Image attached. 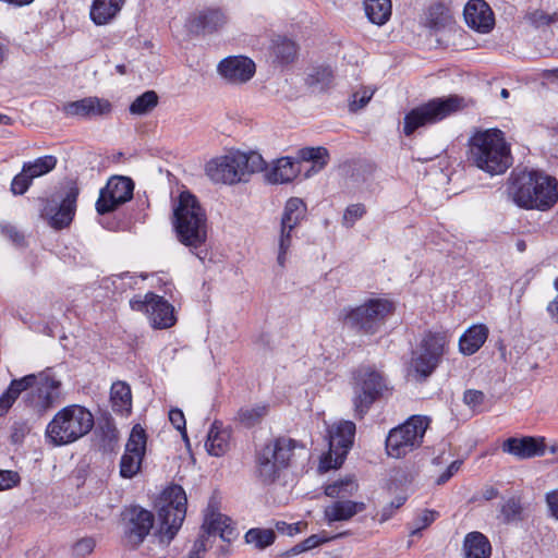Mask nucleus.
<instances>
[{"mask_svg": "<svg viewBox=\"0 0 558 558\" xmlns=\"http://www.w3.org/2000/svg\"><path fill=\"white\" fill-rule=\"evenodd\" d=\"M470 161L490 175L505 173L512 165L510 145L498 129L476 131L469 141Z\"/></svg>", "mask_w": 558, "mask_h": 558, "instance_id": "3", "label": "nucleus"}, {"mask_svg": "<svg viewBox=\"0 0 558 558\" xmlns=\"http://www.w3.org/2000/svg\"><path fill=\"white\" fill-rule=\"evenodd\" d=\"M296 441L278 437L265 444L255 453V473L263 484H272L288 469L294 456Z\"/></svg>", "mask_w": 558, "mask_h": 558, "instance_id": "6", "label": "nucleus"}, {"mask_svg": "<svg viewBox=\"0 0 558 558\" xmlns=\"http://www.w3.org/2000/svg\"><path fill=\"white\" fill-rule=\"evenodd\" d=\"M134 183L130 178L116 175L108 180L106 186L100 190L96 202V210L105 215L116 210L122 204L133 197Z\"/></svg>", "mask_w": 558, "mask_h": 558, "instance_id": "16", "label": "nucleus"}, {"mask_svg": "<svg viewBox=\"0 0 558 558\" xmlns=\"http://www.w3.org/2000/svg\"><path fill=\"white\" fill-rule=\"evenodd\" d=\"M32 182L33 179L28 172H25L24 168L22 167L21 172L17 173L11 182V192L14 195H23L29 189Z\"/></svg>", "mask_w": 558, "mask_h": 558, "instance_id": "50", "label": "nucleus"}, {"mask_svg": "<svg viewBox=\"0 0 558 558\" xmlns=\"http://www.w3.org/2000/svg\"><path fill=\"white\" fill-rule=\"evenodd\" d=\"M437 512L433 510H424L422 514L418 517L420 526H417L412 534H417L422 529L427 527L430 523H433L437 517Z\"/></svg>", "mask_w": 558, "mask_h": 558, "instance_id": "58", "label": "nucleus"}, {"mask_svg": "<svg viewBox=\"0 0 558 558\" xmlns=\"http://www.w3.org/2000/svg\"><path fill=\"white\" fill-rule=\"evenodd\" d=\"M147 436L144 428L136 424L125 445V452L120 460V475L123 478L134 477L141 470L145 456Z\"/></svg>", "mask_w": 558, "mask_h": 558, "instance_id": "18", "label": "nucleus"}, {"mask_svg": "<svg viewBox=\"0 0 558 558\" xmlns=\"http://www.w3.org/2000/svg\"><path fill=\"white\" fill-rule=\"evenodd\" d=\"M299 525H300V523L289 524V523L283 522V521H278L276 523V529L281 534L293 536V535L298 534L301 531Z\"/></svg>", "mask_w": 558, "mask_h": 558, "instance_id": "60", "label": "nucleus"}, {"mask_svg": "<svg viewBox=\"0 0 558 558\" xmlns=\"http://www.w3.org/2000/svg\"><path fill=\"white\" fill-rule=\"evenodd\" d=\"M57 162L58 161L54 156L46 155L35 159L34 161L24 162L23 168L34 180L52 171L56 168Z\"/></svg>", "mask_w": 558, "mask_h": 558, "instance_id": "39", "label": "nucleus"}, {"mask_svg": "<svg viewBox=\"0 0 558 558\" xmlns=\"http://www.w3.org/2000/svg\"><path fill=\"white\" fill-rule=\"evenodd\" d=\"M125 0H94L90 19L96 25H106L121 11Z\"/></svg>", "mask_w": 558, "mask_h": 558, "instance_id": "27", "label": "nucleus"}, {"mask_svg": "<svg viewBox=\"0 0 558 558\" xmlns=\"http://www.w3.org/2000/svg\"><path fill=\"white\" fill-rule=\"evenodd\" d=\"M524 508L521 504L520 498L518 497H510L502 504H500L499 507V514L498 519L504 524H510L512 522L522 521L524 519Z\"/></svg>", "mask_w": 558, "mask_h": 558, "instance_id": "37", "label": "nucleus"}, {"mask_svg": "<svg viewBox=\"0 0 558 558\" xmlns=\"http://www.w3.org/2000/svg\"><path fill=\"white\" fill-rule=\"evenodd\" d=\"M94 425V415L88 409L70 404L54 414L46 427L45 436L52 446H65L86 436Z\"/></svg>", "mask_w": 558, "mask_h": 558, "instance_id": "5", "label": "nucleus"}, {"mask_svg": "<svg viewBox=\"0 0 558 558\" xmlns=\"http://www.w3.org/2000/svg\"><path fill=\"white\" fill-rule=\"evenodd\" d=\"M352 389L354 415L360 420L389 391L385 375L372 366H360L353 372Z\"/></svg>", "mask_w": 558, "mask_h": 558, "instance_id": "8", "label": "nucleus"}, {"mask_svg": "<svg viewBox=\"0 0 558 558\" xmlns=\"http://www.w3.org/2000/svg\"><path fill=\"white\" fill-rule=\"evenodd\" d=\"M463 14L466 24L480 33H488L494 26V13L484 0H470Z\"/></svg>", "mask_w": 558, "mask_h": 558, "instance_id": "22", "label": "nucleus"}, {"mask_svg": "<svg viewBox=\"0 0 558 558\" xmlns=\"http://www.w3.org/2000/svg\"><path fill=\"white\" fill-rule=\"evenodd\" d=\"M391 0H364V10L368 20L376 25H384L391 16Z\"/></svg>", "mask_w": 558, "mask_h": 558, "instance_id": "32", "label": "nucleus"}, {"mask_svg": "<svg viewBox=\"0 0 558 558\" xmlns=\"http://www.w3.org/2000/svg\"><path fill=\"white\" fill-rule=\"evenodd\" d=\"M546 502L550 514L558 519V490L554 489L546 494Z\"/></svg>", "mask_w": 558, "mask_h": 558, "instance_id": "61", "label": "nucleus"}, {"mask_svg": "<svg viewBox=\"0 0 558 558\" xmlns=\"http://www.w3.org/2000/svg\"><path fill=\"white\" fill-rule=\"evenodd\" d=\"M20 482V476L13 471L0 470V490L9 489Z\"/></svg>", "mask_w": 558, "mask_h": 558, "instance_id": "55", "label": "nucleus"}, {"mask_svg": "<svg viewBox=\"0 0 558 558\" xmlns=\"http://www.w3.org/2000/svg\"><path fill=\"white\" fill-rule=\"evenodd\" d=\"M95 547V542L93 538H83L78 541L75 546L74 550L78 556H86L93 551Z\"/></svg>", "mask_w": 558, "mask_h": 558, "instance_id": "59", "label": "nucleus"}, {"mask_svg": "<svg viewBox=\"0 0 558 558\" xmlns=\"http://www.w3.org/2000/svg\"><path fill=\"white\" fill-rule=\"evenodd\" d=\"M299 54V46L295 41L277 36L272 39L271 44V57L274 62L283 66L293 63Z\"/></svg>", "mask_w": 558, "mask_h": 558, "instance_id": "30", "label": "nucleus"}, {"mask_svg": "<svg viewBox=\"0 0 558 558\" xmlns=\"http://www.w3.org/2000/svg\"><path fill=\"white\" fill-rule=\"evenodd\" d=\"M111 402L114 412L123 413L131 410L132 395L131 388L123 381H117L111 386Z\"/></svg>", "mask_w": 558, "mask_h": 558, "instance_id": "36", "label": "nucleus"}, {"mask_svg": "<svg viewBox=\"0 0 558 558\" xmlns=\"http://www.w3.org/2000/svg\"><path fill=\"white\" fill-rule=\"evenodd\" d=\"M365 509L366 505L362 501L337 499L325 507L324 520L331 526L335 522L349 521Z\"/></svg>", "mask_w": 558, "mask_h": 558, "instance_id": "24", "label": "nucleus"}, {"mask_svg": "<svg viewBox=\"0 0 558 558\" xmlns=\"http://www.w3.org/2000/svg\"><path fill=\"white\" fill-rule=\"evenodd\" d=\"M210 536H208L206 533H202L199 537L195 541L192 550L197 553H203L206 550L207 542Z\"/></svg>", "mask_w": 558, "mask_h": 558, "instance_id": "62", "label": "nucleus"}, {"mask_svg": "<svg viewBox=\"0 0 558 558\" xmlns=\"http://www.w3.org/2000/svg\"><path fill=\"white\" fill-rule=\"evenodd\" d=\"M447 343L444 332L425 333L416 351L412 352L408 376L416 381H425L438 367Z\"/></svg>", "mask_w": 558, "mask_h": 558, "instance_id": "10", "label": "nucleus"}, {"mask_svg": "<svg viewBox=\"0 0 558 558\" xmlns=\"http://www.w3.org/2000/svg\"><path fill=\"white\" fill-rule=\"evenodd\" d=\"M255 63L247 57L232 56L218 64L219 74L231 84H243L255 74Z\"/></svg>", "mask_w": 558, "mask_h": 558, "instance_id": "21", "label": "nucleus"}, {"mask_svg": "<svg viewBox=\"0 0 558 558\" xmlns=\"http://www.w3.org/2000/svg\"><path fill=\"white\" fill-rule=\"evenodd\" d=\"M124 537L132 548H137L154 527L155 517L153 512L132 506L123 512Z\"/></svg>", "mask_w": 558, "mask_h": 558, "instance_id": "17", "label": "nucleus"}, {"mask_svg": "<svg viewBox=\"0 0 558 558\" xmlns=\"http://www.w3.org/2000/svg\"><path fill=\"white\" fill-rule=\"evenodd\" d=\"M466 106L468 102L465 98L459 95L433 98L405 114L403 133L407 136H410L418 128L438 123L446 118L462 111Z\"/></svg>", "mask_w": 558, "mask_h": 558, "instance_id": "7", "label": "nucleus"}, {"mask_svg": "<svg viewBox=\"0 0 558 558\" xmlns=\"http://www.w3.org/2000/svg\"><path fill=\"white\" fill-rule=\"evenodd\" d=\"M169 420L175 429L180 430L183 438L187 440L186 428H185V417L183 412L180 409H171L169 411Z\"/></svg>", "mask_w": 558, "mask_h": 558, "instance_id": "54", "label": "nucleus"}, {"mask_svg": "<svg viewBox=\"0 0 558 558\" xmlns=\"http://www.w3.org/2000/svg\"><path fill=\"white\" fill-rule=\"evenodd\" d=\"M482 496L485 500L488 501V500L497 498L499 496V490L497 488H495L494 486H486L483 489Z\"/></svg>", "mask_w": 558, "mask_h": 558, "instance_id": "63", "label": "nucleus"}, {"mask_svg": "<svg viewBox=\"0 0 558 558\" xmlns=\"http://www.w3.org/2000/svg\"><path fill=\"white\" fill-rule=\"evenodd\" d=\"M244 537L247 544H253L256 548L264 549L275 542L276 534L271 529L254 527L248 530Z\"/></svg>", "mask_w": 558, "mask_h": 558, "instance_id": "41", "label": "nucleus"}, {"mask_svg": "<svg viewBox=\"0 0 558 558\" xmlns=\"http://www.w3.org/2000/svg\"><path fill=\"white\" fill-rule=\"evenodd\" d=\"M186 514V496L182 488L174 492V500L162 506L158 510L159 524L156 534L161 542L169 544L178 531Z\"/></svg>", "mask_w": 558, "mask_h": 558, "instance_id": "15", "label": "nucleus"}, {"mask_svg": "<svg viewBox=\"0 0 558 558\" xmlns=\"http://www.w3.org/2000/svg\"><path fill=\"white\" fill-rule=\"evenodd\" d=\"M530 20L535 26L539 27L544 25H549L551 22H554L555 14L549 15L544 11L537 10L530 14Z\"/></svg>", "mask_w": 558, "mask_h": 558, "instance_id": "57", "label": "nucleus"}, {"mask_svg": "<svg viewBox=\"0 0 558 558\" xmlns=\"http://www.w3.org/2000/svg\"><path fill=\"white\" fill-rule=\"evenodd\" d=\"M300 172V161H293L290 157L279 158L271 171L267 174L271 183L291 182Z\"/></svg>", "mask_w": 558, "mask_h": 558, "instance_id": "31", "label": "nucleus"}, {"mask_svg": "<svg viewBox=\"0 0 558 558\" xmlns=\"http://www.w3.org/2000/svg\"><path fill=\"white\" fill-rule=\"evenodd\" d=\"M298 158L300 161L313 162L310 170L306 171V177L311 172L317 173L328 163L329 153L325 147H304L298 151Z\"/></svg>", "mask_w": 558, "mask_h": 558, "instance_id": "34", "label": "nucleus"}, {"mask_svg": "<svg viewBox=\"0 0 558 558\" xmlns=\"http://www.w3.org/2000/svg\"><path fill=\"white\" fill-rule=\"evenodd\" d=\"M266 407L241 408L238 411V421L244 427H252L256 425L266 415Z\"/></svg>", "mask_w": 558, "mask_h": 558, "instance_id": "43", "label": "nucleus"}, {"mask_svg": "<svg viewBox=\"0 0 558 558\" xmlns=\"http://www.w3.org/2000/svg\"><path fill=\"white\" fill-rule=\"evenodd\" d=\"M356 482L351 478H344L333 482L325 487V495L336 499H345L357 490Z\"/></svg>", "mask_w": 558, "mask_h": 558, "instance_id": "40", "label": "nucleus"}, {"mask_svg": "<svg viewBox=\"0 0 558 558\" xmlns=\"http://www.w3.org/2000/svg\"><path fill=\"white\" fill-rule=\"evenodd\" d=\"M464 558H490L492 545L481 532H470L463 541Z\"/></svg>", "mask_w": 558, "mask_h": 558, "instance_id": "28", "label": "nucleus"}, {"mask_svg": "<svg viewBox=\"0 0 558 558\" xmlns=\"http://www.w3.org/2000/svg\"><path fill=\"white\" fill-rule=\"evenodd\" d=\"M448 14L445 5L438 3L428 10L427 24L430 28L439 29L448 23Z\"/></svg>", "mask_w": 558, "mask_h": 558, "instance_id": "47", "label": "nucleus"}, {"mask_svg": "<svg viewBox=\"0 0 558 558\" xmlns=\"http://www.w3.org/2000/svg\"><path fill=\"white\" fill-rule=\"evenodd\" d=\"M0 232L11 240L16 245H23L24 244V236L19 232V230L11 226V225H1L0 226Z\"/></svg>", "mask_w": 558, "mask_h": 558, "instance_id": "56", "label": "nucleus"}, {"mask_svg": "<svg viewBox=\"0 0 558 558\" xmlns=\"http://www.w3.org/2000/svg\"><path fill=\"white\" fill-rule=\"evenodd\" d=\"M78 195V186L75 183L68 184L58 197L45 201L41 217L56 230L69 227L75 216Z\"/></svg>", "mask_w": 558, "mask_h": 558, "instance_id": "13", "label": "nucleus"}, {"mask_svg": "<svg viewBox=\"0 0 558 558\" xmlns=\"http://www.w3.org/2000/svg\"><path fill=\"white\" fill-rule=\"evenodd\" d=\"M347 535H350V532H348V531L341 532L335 536H328L326 534V532H322L319 534H313V535L308 536L307 538L302 541V543H303V547H305L306 550H310V549L315 548L318 545L327 543L333 538L343 537Z\"/></svg>", "mask_w": 558, "mask_h": 558, "instance_id": "51", "label": "nucleus"}, {"mask_svg": "<svg viewBox=\"0 0 558 558\" xmlns=\"http://www.w3.org/2000/svg\"><path fill=\"white\" fill-rule=\"evenodd\" d=\"M89 114L90 120L96 118L108 117L112 112V104L105 98L89 96Z\"/></svg>", "mask_w": 558, "mask_h": 558, "instance_id": "46", "label": "nucleus"}, {"mask_svg": "<svg viewBox=\"0 0 558 558\" xmlns=\"http://www.w3.org/2000/svg\"><path fill=\"white\" fill-rule=\"evenodd\" d=\"M235 153L210 160L206 165L207 175L216 183L234 184L243 179Z\"/></svg>", "mask_w": 558, "mask_h": 558, "instance_id": "19", "label": "nucleus"}, {"mask_svg": "<svg viewBox=\"0 0 558 558\" xmlns=\"http://www.w3.org/2000/svg\"><path fill=\"white\" fill-rule=\"evenodd\" d=\"M393 310V304L386 299H369L360 306L343 310V323L357 332L374 335Z\"/></svg>", "mask_w": 558, "mask_h": 558, "instance_id": "11", "label": "nucleus"}, {"mask_svg": "<svg viewBox=\"0 0 558 558\" xmlns=\"http://www.w3.org/2000/svg\"><path fill=\"white\" fill-rule=\"evenodd\" d=\"M429 423L427 416L412 415L403 424L390 429L385 441L388 457L401 459L418 449Z\"/></svg>", "mask_w": 558, "mask_h": 558, "instance_id": "9", "label": "nucleus"}, {"mask_svg": "<svg viewBox=\"0 0 558 558\" xmlns=\"http://www.w3.org/2000/svg\"><path fill=\"white\" fill-rule=\"evenodd\" d=\"M24 391L26 392L23 397L25 407L38 416L45 415L63 401L62 383L50 368H47L10 383L0 397V417L11 409Z\"/></svg>", "mask_w": 558, "mask_h": 558, "instance_id": "1", "label": "nucleus"}, {"mask_svg": "<svg viewBox=\"0 0 558 558\" xmlns=\"http://www.w3.org/2000/svg\"><path fill=\"white\" fill-rule=\"evenodd\" d=\"M89 97L80 100L70 101L64 104L63 112L69 117H77L85 120H90L89 114Z\"/></svg>", "mask_w": 558, "mask_h": 558, "instance_id": "45", "label": "nucleus"}, {"mask_svg": "<svg viewBox=\"0 0 558 558\" xmlns=\"http://www.w3.org/2000/svg\"><path fill=\"white\" fill-rule=\"evenodd\" d=\"M227 22L228 17L220 8H206L189 20L191 31L203 34H213L222 28Z\"/></svg>", "mask_w": 558, "mask_h": 558, "instance_id": "23", "label": "nucleus"}, {"mask_svg": "<svg viewBox=\"0 0 558 558\" xmlns=\"http://www.w3.org/2000/svg\"><path fill=\"white\" fill-rule=\"evenodd\" d=\"M153 300L148 313L150 324L154 328L165 329L175 324L174 308L162 296H149Z\"/></svg>", "mask_w": 558, "mask_h": 558, "instance_id": "25", "label": "nucleus"}, {"mask_svg": "<svg viewBox=\"0 0 558 558\" xmlns=\"http://www.w3.org/2000/svg\"><path fill=\"white\" fill-rule=\"evenodd\" d=\"M172 225L179 242L190 247L197 257L203 258L201 252L195 251L206 243L207 216L197 198L189 191L179 195L178 204L173 209Z\"/></svg>", "mask_w": 558, "mask_h": 558, "instance_id": "4", "label": "nucleus"}, {"mask_svg": "<svg viewBox=\"0 0 558 558\" xmlns=\"http://www.w3.org/2000/svg\"><path fill=\"white\" fill-rule=\"evenodd\" d=\"M235 155L238 158L236 165L240 166L243 179L247 174L263 171L266 168V161L258 153L251 151L246 154L236 151Z\"/></svg>", "mask_w": 558, "mask_h": 558, "instance_id": "38", "label": "nucleus"}, {"mask_svg": "<svg viewBox=\"0 0 558 558\" xmlns=\"http://www.w3.org/2000/svg\"><path fill=\"white\" fill-rule=\"evenodd\" d=\"M158 105V95L154 90H147L136 97L130 106V112L143 116L150 112Z\"/></svg>", "mask_w": 558, "mask_h": 558, "instance_id": "42", "label": "nucleus"}, {"mask_svg": "<svg viewBox=\"0 0 558 558\" xmlns=\"http://www.w3.org/2000/svg\"><path fill=\"white\" fill-rule=\"evenodd\" d=\"M366 214V208L363 204H352L347 207L342 217V225L345 228H352L356 220L361 219Z\"/></svg>", "mask_w": 558, "mask_h": 558, "instance_id": "49", "label": "nucleus"}, {"mask_svg": "<svg viewBox=\"0 0 558 558\" xmlns=\"http://www.w3.org/2000/svg\"><path fill=\"white\" fill-rule=\"evenodd\" d=\"M99 429L102 448L106 451H113L119 439V432L117 427L112 422L107 421L100 425Z\"/></svg>", "mask_w": 558, "mask_h": 558, "instance_id": "44", "label": "nucleus"}, {"mask_svg": "<svg viewBox=\"0 0 558 558\" xmlns=\"http://www.w3.org/2000/svg\"><path fill=\"white\" fill-rule=\"evenodd\" d=\"M303 551H306L305 547H303V543L296 544L294 547H292L290 550H288L284 555L287 557L299 555Z\"/></svg>", "mask_w": 558, "mask_h": 558, "instance_id": "64", "label": "nucleus"}, {"mask_svg": "<svg viewBox=\"0 0 558 558\" xmlns=\"http://www.w3.org/2000/svg\"><path fill=\"white\" fill-rule=\"evenodd\" d=\"M501 449L505 453L511 454L518 460H527L544 456L546 444L542 437H509L502 442Z\"/></svg>", "mask_w": 558, "mask_h": 558, "instance_id": "20", "label": "nucleus"}, {"mask_svg": "<svg viewBox=\"0 0 558 558\" xmlns=\"http://www.w3.org/2000/svg\"><path fill=\"white\" fill-rule=\"evenodd\" d=\"M375 90L369 87H362L352 95V99L349 104L351 112H356L363 109L372 99Z\"/></svg>", "mask_w": 558, "mask_h": 558, "instance_id": "48", "label": "nucleus"}, {"mask_svg": "<svg viewBox=\"0 0 558 558\" xmlns=\"http://www.w3.org/2000/svg\"><path fill=\"white\" fill-rule=\"evenodd\" d=\"M206 448L209 454L215 457L223 456L229 449V434L220 430L217 422H214L206 440Z\"/></svg>", "mask_w": 558, "mask_h": 558, "instance_id": "35", "label": "nucleus"}, {"mask_svg": "<svg viewBox=\"0 0 558 558\" xmlns=\"http://www.w3.org/2000/svg\"><path fill=\"white\" fill-rule=\"evenodd\" d=\"M230 519L221 513H210L205 517L202 531L208 536L219 535L225 542L230 543L236 536L235 529L231 526Z\"/></svg>", "mask_w": 558, "mask_h": 558, "instance_id": "26", "label": "nucleus"}, {"mask_svg": "<svg viewBox=\"0 0 558 558\" xmlns=\"http://www.w3.org/2000/svg\"><path fill=\"white\" fill-rule=\"evenodd\" d=\"M508 194L520 208L545 211L558 201L557 180L544 171L515 169L509 179Z\"/></svg>", "mask_w": 558, "mask_h": 558, "instance_id": "2", "label": "nucleus"}, {"mask_svg": "<svg viewBox=\"0 0 558 558\" xmlns=\"http://www.w3.org/2000/svg\"><path fill=\"white\" fill-rule=\"evenodd\" d=\"M306 205L299 197H291L287 201L280 221V234L278 239V264L283 267L286 264V255L292 245V236L294 229L301 223L306 216Z\"/></svg>", "mask_w": 558, "mask_h": 558, "instance_id": "14", "label": "nucleus"}, {"mask_svg": "<svg viewBox=\"0 0 558 558\" xmlns=\"http://www.w3.org/2000/svg\"><path fill=\"white\" fill-rule=\"evenodd\" d=\"M488 337V328L485 325L471 326L459 340L460 352L464 355H472L477 352Z\"/></svg>", "mask_w": 558, "mask_h": 558, "instance_id": "29", "label": "nucleus"}, {"mask_svg": "<svg viewBox=\"0 0 558 558\" xmlns=\"http://www.w3.org/2000/svg\"><path fill=\"white\" fill-rule=\"evenodd\" d=\"M356 426L352 421H339L328 428L329 451L319 462V470L327 472L339 468L350 451Z\"/></svg>", "mask_w": 558, "mask_h": 558, "instance_id": "12", "label": "nucleus"}, {"mask_svg": "<svg viewBox=\"0 0 558 558\" xmlns=\"http://www.w3.org/2000/svg\"><path fill=\"white\" fill-rule=\"evenodd\" d=\"M484 401L485 395L481 390L469 389L463 395V402L473 410L482 405Z\"/></svg>", "mask_w": 558, "mask_h": 558, "instance_id": "53", "label": "nucleus"}, {"mask_svg": "<svg viewBox=\"0 0 558 558\" xmlns=\"http://www.w3.org/2000/svg\"><path fill=\"white\" fill-rule=\"evenodd\" d=\"M333 71L330 66L319 65L311 70L306 77V84L313 92H326L332 86Z\"/></svg>", "mask_w": 558, "mask_h": 558, "instance_id": "33", "label": "nucleus"}, {"mask_svg": "<svg viewBox=\"0 0 558 558\" xmlns=\"http://www.w3.org/2000/svg\"><path fill=\"white\" fill-rule=\"evenodd\" d=\"M156 295L157 294L153 292H148L144 296L135 295L130 300V306L134 311H141L148 314L150 310V303H153V300H150L149 296L156 298Z\"/></svg>", "mask_w": 558, "mask_h": 558, "instance_id": "52", "label": "nucleus"}]
</instances>
